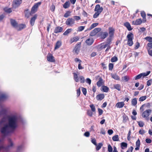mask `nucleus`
Wrapping results in <instances>:
<instances>
[{
	"instance_id": "nucleus-1",
	"label": "nucleus",
	"mask_w": 152,
	"mask_h": 152,
	"mask_svg": "<svg viewBox=\"0 0 152 152\" xmlns=\"http://www.w3.org/2000/svg\"><path fill=\"white\" fill-rule=\"evenodd\" d=\"M18 126V118L15 115L4 117L0 121V131L4 136L13 132Z\"/></svg>"
},
{
	"instance_id": "nucleus-2",
	"label": "nucleus",
	"mask_w": 152,
	"mask_h": 152,
	"mask_svg": "<svg viewBox=\"0 0 152 152\" xmlns=\"http://www.w3.org/2000/svg\"><path fill=\"white\" fill-rule=\"evenodd\" d=\"M74 79L76 82H78L79 81L81 83H83L85 82V79L84 77L82 75H79L78 76L75 73H74Z\"/></svg>"
},
{
	"instance_id": "nucleus-3",
	"label": "nucleus",
	"mask_w": 152,
	"mask_h": 152,
	"mask_svg": "<svg viewBox=\"0 0 152 152\" xmlns=\"http://www.w3.org/2000/svg\"><path fill=\"white\" fill-rule=\"evenodd\" d=\"M127 45L130 46H132L133 44V39L134 38V35L132 33H130L127 35Z\"/></svg>"
},
{
	"instance_id": "nucleus-4",
	"label": "nucleus",
	"mask_w": 152,
	"mask_h": 152,
	"mask_svg": "<svg viewBox=\"0 0 152 152\" xmlns=\"http://www.w3.org/2000/svg\"><path fill=\"white\" fill-rule=\"evenodd\" d=\"M22 3L21 0H14L12 4V8H16L18 7Z\"/></svg>"
},
{
	"instance_id": "nucleus-5",
	"label": "nucleus",
	"mask_w": 152,
	"mask_h": 152,
	"mask_svg": "<svg viewBox=\"0 0 152 152\" xmlns=\"http://www.w3.org/2000/svg\"><path fill=\"white\" fill-rule=\"evenodd\" d=\"M75 20L72 18H68L66 21V24L70 26H72L75 23Z\"/></svg>"
},
{
	"instance_id": "nucleus-6",
	"label": "nucleus",
	"mask_w": 152,
	"mask_h": 152,
	"mask_svg": "<svg viewBox=\"0 0 152 152\" xmlns=\"http://www.w3.org/2000/svg\"><path fill=\"white\" fill-rule=\"evenodd\" d=\"M41 2H39L36 3L32 7L31 11V13L33 14L37 10V8L41 4Z\"/></svg>"
},
{
	"instance_id": "nucleus-7",
	"label": "nucleus",
	"mask_w": 152,
	"mask_h": 152,
	"mask_svg": "<svg viewBox=\"0 0 152 152\" xmlns=\"http://www.w3.org/2000/svg\"><path fill=\"white\" fill-rule=\"evenodd\" d=\"M101 29L100 28H96L92 30L90 34L91 36H94L96 35L97 33L100 31Z\"/></svg>"
},
{
	"instance_id": "nucleus-8",
	"label": "nucleus",
	"mask_w": 152,
	"mask_h": 152,
	"mask_svg": "<svg viewBox=\"0 0 152 152\" xmlns=\"http://www.w3.org/2000/svg\"><path fill=\"white\" fill-rule=\"evenodd\" d=\"M151 112V110H147L142 113V116L144 118H147Z\"/></svg>"
},
{
	"instance_id": "nucleus-9",
	"label": "nucleus",
	"mask_w": 152,
	"mask_h": 152,
	"mask_svg": "<svg viewBox=\"0 0 152 152\" xmlns=\"http://www.w3.org/2000/svg\"><path fill=\"white\" fill-rule=\"evenodd\" d=\"M148 48H147L149 54L152 56V43H148L147 44Z\"/></svg>"
},
{
	"instance_id": "nucleus-10",
	"label": "nucleus",
	"mask_w": 152,
	"mask_h": 152,
	"mask_svg": "<svg viewBox=\"0 0 152 152\" xmlns=\"http://www.w3.org/2000/svg\"><path fill=\"white\" fill-rule=\"evenodd\" d=\"M80 45V42H78L74 49V52L77 54H78L79 52Z\"/></svg>"
},
{
	"instance_id": "nucleus-11",
	"label": "nucleus",
	"mask_w": 152,
	"mask_h": 152,
	"mask_svg": "<svg viewBox=\"0 0 152 152\" xmlns=\"http://www.w3.org/2000/svg\"><path fill=\"white\" fill-rule=\"evenodd\" d=\"M103 10V8L102 7H100V5L99 4H97L96 5L94 11L96 12L101 13L102 12Z\"/></svg>"
},
{
	"instance_id": "nucleus-12",
	"label": "nucleus",
	"mask_w": 152,
	"mask_h": 152,
	"mask_svg": "<svg viewBox=\"0 0 152 152\" xmlns=\"http://www.w3.org/2000/svg\"><path fill=\"white\" fill-rule=\"evenodd\" d=\"M47 60L50 62H53L55 61L54 57L50 54H48L47 56Z\"/></svg>"
},
{
	"instance_id": "nucleus-13",
	"label": "nucleus",
	"mask_w": 152,
	"mask_h": 152,
	"mask_svg": "<svg viewBox=\"0 0 152 152\" xmlns=\"http://www.w3.org/2000/svg\"><path fill=\"white\" fill-rule=\"evenodd\" d=\"M111 40L110 38L107 39L105 44L103 45L102 46V47L103 48H105L106 47H107L109 46L111 43Z\"/></svg>"
},
{
	"instance_id": "nucleus-14",
	"label": "nucleus",
	"mask_w": 152,
	"mask_h": 152,
	"mask_svg": "<svg viewBox=\"0 0 152 152\" xmlns=\"http://www.w3.org/2000/svg\"><path fill=\"white\" fill-rule=\"evenodd\" d=\"M109 31L110 37L111 38L113 36L115 29L112 27H110L109 28Z\"/></svg>"
},
{
	"instance_id": "nucleus-15",
	"label": "nucleus",
	"mask_w": 152,
	"mask_h": 152,
	"mask_svg": "<svg viewBox=\"0 0 152 152\" xmlns=\"http://www.w3.org/2000/svg\"><path fill=\"white\" fill-rule=\"evenodd\" d=\"M37 15H35L31 19L30 23L31 26H33L34 25L35 21L37 18Z\"/></svg>"
},
{
	"instance_id": "nucleus-16",
	"label": "nucleus",
	"mask_w": 152,
	"mask_h": 152,
	"mask_svg": "<svg viewBox=\"0 0 152 152\" xmlns=\"http://www.w3.org/2000/svg\"><path fill=\"white\" fill-rule=\"evenodd\" d=\"M63 30V28L62 27L58 26L56 27L54 30V32L55 33H58L61 32Z\"/></svg>"
},
{
	"instance_id": "nucleus-17",
	"label": "nucleus",
	"mask_w": 152,
	"mask_h": 152,
	"mask_svg": "<svg viewBox=\"0 0 152 152\" xmlns=\"http://www.w3.org/2000/svg\"><path fill=\"white\" fill-rule=\"evenodd\" d=\"M125 105L124 102H118L115 105V107L118 108L123 107Z\"/></svg>"
},
{
	"instance_id": "nucleus-18",
	"label": "nucleus",
	"mask_w": 152,
	"mask_h": 152,
	"mask_svg": "<svg viewBox=\"0 0 152 152\" xmlns=\"http://www.w3.org/2000/svg\"><path fill=\"white\" fill-rule=\"evenodd\" d=\"M108 35V33L107 32H102L99 33L100 36L102 39H105L107 36Z\"/></svg>"
},
{
	"instance_id": "nucleus-19",
	"label": "nucleus",
	"mask_w": 152,
	"mask_h": 152,
	"mask_svg": "<svg viewBox=\"0 0 152 152\" xmlns=\"http://www.w3.org/2000/svg\"><path fill=\"white\" fill-rule=\"evenodd\" d=\"M26 26L25 25L21 24L18 25L16 28L18 30L20 31L26 28Z\"/></svg>"
},
{
	"instance_id": "nucleus-20",
	"label": "nucleus",
	"mask_w": 152,
	"mask_h": 152,
	"mask_svg": "<svg viewBox=\"0 0 152 152\" xmlns=\"http://www.w3.org/2000/svg\"><path fill=\"white\" fill-rule=\"evenodd\" d=\"M142 20L141 19L137 20L135 21H133L132 24L136 25H138L142 23Z\"/></svg>"
},
{
	"instance_id": "nucleus-21",
	"label": "nucleus",
	"mask_w": 152,
	"mask_h": 152,
	"mask_svg": "<svg viewBox=\"0 0 152 152\" xmlns=\"http://www.w3.org/2000/svg\"><path fill=\"white\" fill-rule=\"evenodd\" d=\"M10 21L12 25L14 27L16 28L18 25L16 21L13 19H10Z\"/></svg>"
},
{
	"instance_id": "nucleus-22",
	"label": "nucleus",
	"mask_w": 152,
	"mask_h": 152,
	"mask_svg": "<svg viewBox=\"0 0 152 152\" xmlns=\"http://www.w3.org/2000/svg\"><path fill=\"white\" fill-rule=\"evenodd\" d=\"M8 97V95L6 94H2L0 96V101L4 100Z\"/></svg>"
},
{
	"instance_id": "nucleus-23",
	"label": "nucleus",
	"mask_w": 152,
	"mask_h": 152,
	"mask_svg": "<svg viewBox=\"0 0 152 152\" xmlns=\"http://www.w3.org/2000/svg\"><path fill=\"white\" fill-rule=\"evenodd\" d=\"M94 42V40L92 38H89L87 39L86 41V44L88 45H91Z\"/></svg>"
},
{
	"instance_id": "nucleus-24",
	"label": "nucleus",
	"mask_w": 152,
	"mask_h": 152,
	"mask_svg": "<svg viewBox=\"0 0 152 152\" xmlns=\"http://www.w3.org/2000/svg\"><path fill=\"white\" fill-rule=\"evenodd\" d=\"M124 25L126 27L129 31H131L132 29V28H131L130 24L128 22L124 23Z\"/></svg>"
},
{
	"instance_id": "nucleus-25",
	"label": "nucleus",
	"mask_w": 152,
	"mask_h": 152,
	"mask_svg": "<svg viewBox=\"0 0 152 152\" xmlns=\"http://www.w3.org/2000/svg\"><path fill=\"white\" fill-rule=\"evenodd\" d=\"M104 96L103 94H100L96 96V98L98 100H101L104 98Z\"/></svg>"
},
{
	"instance_id": "nucleus-26",
	"label": "nucleus",
	"mask_w": 152,
	"mask_h": 152,
	"mask_svg": "<svg viewBox=\"0 0 152 152\" xmlns=\"http://www.w3.org/2000/svg\"><path fill=\"white\" fill-rule=\"evenodd\" d=\"M99 23H93L88 28L86 31H90L97 26Z\"/></svg>"
},
{
	"instance_id": "nucleus-27",
	"label": "nucleus",
	"mask_w": 152,
	"mask_h": 152,
	"mask_svg": "<svg viewBox=\"0 0 152 152\" xmlns=\"http://www.w3.org/2000/svg\"><path fill=\"white\" fill-rule=\"evenodd\" d=\"M70 6V3L69 1H66L63 5V7L65 9L69 8Z\"/></svg>"
},
{
	"instance_id": "nucleus-28",
	"label": "nucleus",
	"mask_w": 152,
	"mask_h": 152,
	"mask_svg": "<svg viewBox=\"0 0 152 152\" xmlns=\"http://www.w3.org/2000/svg\"><path fill=\"white\" fill-rule=\"evenodd\" d=\"M103 83V80L100 78H99V81L97 82L96 85L98 87H100L102 85Z\"/></svg>"
},
{
	"instance_id": "nucleus-29",
	"label": "nucleus",
	"mask_w": 152,
	"mask_h": 152,
	"mask_svg": "<svg viewBox=\"0 0 152 152\" xmlns=\"http://www.w3.org/2000/svg\"><path fill=\"white\" fill-rule=\"evenodd\" d=\"M79 38L77 37H74L71 38L70 39V42L72 43L74 42H76L78 40Z\"/></svg>"
},
{
	"instance_id": "nucleus-30",
	"label": "nucleus",
	"mask_w": 152,
	"mask_h": 152,
	"mask_svg": "<svg viewBox=\"0 0 152 152\" xmlns=\"http://www.w3.org/2000/svg\"><path fill=\"white\" fill-rule=\"evenodd\" d=\"M61 45V42L60 41H58L57 42L55 47V50L57 49L60 48Z\"/></svg>"
},
{
	"instance_id": "nucleus-31",
	"label": "nucleus",
	"mask_w": 152,
	"mask_h": 152,
	"mask_svg": "<svg viewBox=\"0 0 152 152\" xmlns=\"http://www.w3.org/2000/svg\"><path fill=\"white\" fill-rule=\"evenodd\" d=\"M114 87L115 89L117 90L118 91L121 90V86L119 84H116L114 85Z\"/></svg>"
},
{
	"instance_id": "nucleus-32",
	"label": "nucleus",
	"mask_w": 152,
	"mask_h": 152,
	"mask_svg": "<svg viewBox=\"0 0 152 152\" xmlns=\"http://www.w3.org/2000/svg\"><path fill=\"white\" fill-rule=\"evenodd\" d=\"M141 16L143 18V22H145L146 21V19L145 18L146 14L144 12H141Z\"/></svg>"
},
{
	"instance_id": "nucleus-33",
	"label": "nucleus",
	"mask_w": 152,
	"mask_h": 152,
	"mask_svg": "<svg viewBox=\"0 0 152 152\" xmlns=\"http://www.w3.org/2000/svg\"><path fill=\"white\" fill-rule=\"evenodd\" d=\"M103 91L104 92H107L109 90V88L107 86H104L102 87Z\"/></svg>"
},
{
	"instance_id": "nucleus-34",
	"label": "nucleus",
	"mask_w": 152,
	"mask_h": 152,
	"mask_svg": "<svg viewBox=\"0 0 152 152\" xmlns=\"http://www.w3.org/2000/svg\"><path fill=\"white\" fill-rule=\"evenodd\" d=\"M112 77L114 79L116 80H119L120 77L116 74H114L111 75Z\"/></svg>"
},
{
	"instance_id": "nucleus-35",
	"label": "nucleus",
	"mask_w": 152,
	"mask_h": 152,
	"mask_svg": "<svg viewBox=\"0 0 152 152\" xmlns=\"http://www.w3.org/2000/svg\"><path fill=\"white\" fill-rule=\"evenodd\" d=\"M129 77L126 76L123 77H122V80L125 82L128 81L129 80Z\"/></svg>"
},
{
	"instance_id": "nucleus-36",
	"label": "nucleus",
	"mask_w": 152,
	"mask_h": 152,
	"mask_svg": "<svg viewBox=\"0 0 152 152\" xmlns=\"http://www.w3.org/2000/svg\"><path fill=\"white\" fill-rule=\"evenodd\" d=\"M72 31V29L71 28L68 29L64 32L63 33L64 35H66L70 33Z\"/></svg>"
},
{
	"instance_id": "nucleus-37",
	"label": "nucleus",
	"mask_w": 152,
	"mask_h": 152,
	"mask_svg": "<svg viewBox=\"0 0 152 152\" xmlns=\"http://www.w3.org/2000/svg\"><path fill=\"white\" fill-rule=\"evenodd\" d=\"M112 139L114 141H118L119 140L118 135H116L113 136L112 137Z\"/></svg>"
},
{
	"instance_id": "nucleus-38",
	"label": "nucleus",
	"mask_w": 152,
	"mask_h": 152,
	"mask_svg": "<svg viewBox=\"0 0 152 152\" xmlns=\"http://www.w3.org/2000/svg\"><path fill=\"white\" fill-rule=\"evenodd\" d=\"M137 104V100L136 98L133 99L132 101V105L134 106Z\"/></svg>"
},
{
	"instance_id": "nucleus-39",
	"label": "nucleus",
	"mask_w": 152,
	"mask_h": 152,
	"mask_svg": "<svg viewBox=\"0 0 152 152\" xmlns=\"http://www.w3.org/2000/svg\"><path fill=\"white\" fill-rule=\"evenodd\" d=\"M151 72L150 71H147L146 73L145 72H144L141 73V75H142V76L143 77H144L146 76H147Z\"/></svg>"
},
{
	"instance_id": "nucleus-40",
	"label": "nucleus",
	"mask_w": 152,
	"mask_h": 152,
	"mask_svg": "<svg viewBox=\"0 0 152 152\" xmlns=\"http://www.w3.org/2000/svg\"><path fill=\"white\" fill-rule=\"evenodd\" d=\"M8 142L9 145L8 146V147L10 148L13 146V143L10 139H8Z\"/></svg>"
},
{
	"instance_id": "nucleus-41",
	"label": "nucleus",
	"mask_w": 152,
	"mask_h": 152,
	"mask_svg": "<svg viewBox=\"0 0 152 152\" xmlns=\"http://www.w3.org/2000/svg\"><path fill=\"white\" fill-rule=\"evenodd\" d=\"M71 12L70 11H68L65 13L64 15L65 18H67L70 15Z\"/></svg>"
},
{
	"instance_id": "nucleus-42",
	"label": "nucleus",
	"mask_w": 152,
	"mask_h": 152,
	"mask_svg": "<svg viewBox=\"0 0 152 152\" xmlns=\"http://www.w3.org/2000/svg\"><path fill=\"white\" fill-rule=\"evenodd\" d=\"M102 145L103 144L101 143H99L98 145L96 144V150L97 151L99 150L102 146Z\"/></svg>"
},
{
	"instance_id": "nucleus-43",
	"label": "nucleus",
	"mask_w": 152,
	"mask_h": 152,
	"mask_svg": "<svg viewBox=\"0 0 152 152\" xmlns=\"http://www.w3.org/2000/svg\"><path fill=\"white\" fill-rule=\"evenodd\" d=\"M4 10L5 12L8 13H10L12 12V10L11 8H5L4 9Z\"/></svg>"
},
{
	"instance_id": "nucleus-44",
	"label": "nucleus",
	"mask_w": 152,
	"mask_h": 152,
	"mask_svg": "<svg viewBox=\"0 0 152 152\" xmlns=\"http://www.w3.org/2000/svg\"><path fill=\"white\" fill-rule=\"evenodd\" d=\"M118 60V58L115 56H114L111 59V61L112 62H114Z\"/></svg>"
},
{
	"instance_id": "nucleus-45",
	"label": "nucleus",
	"mask_w": 152,
	"mask_h": 152,
	"mask_svg": "<svg viewBox=\"0 0 152 152\" xmlns=\"http://www.w3.org/2000/svg\"><path fill=\"white\" fill-rule=\"evenodd\" d=\"M145 39L147 40V41L150 42H152V37H147L145 38Z\"/></svg>"
},
{
	"instance_id": "nucleus-46",
	"label": "nucleus",
	"mask_w": 152,
	"mask_h": 152,
	"mask_svg": "<svg viewBox=\"0 0 152 152\" xmlns=\"http://www.w3.org/2000/svg\"><path fill=\"white\" fill-rule=\"evenodd\" d=\"M147 97L146 96H143L140 97L139 98V100L140 101H143L146 99Z\"/></svg>"
},
{
	"instance_id": "nucleus-47",
	"label": "nucleus",
	"mask_w": 152,
	"mask_h": 152,
	"mask_svg": "<svg viewBox=\"0 0 152 152\" xmlns=\"http://www.w3.org/2000/svg\"><path fill=\"white\" fill-rule=\"evenodd\" d=\"M85 26H79L77 28V31H81L83 30L85 28Z\"/></svg>"
},
{
	"instance_id": "nucleus-48",
	"label": "nucleus",
	"mask_w": 152,
	"mask_h": 152,
	"mask_svg": "<svg viewBox=\"0 0 152 152\" xmlns=\"http://www.w3.org/2000/svg\"><path fill=\"white\" fill-rule=\"evenodd\" d=\"M108 151L109 152H113L112 147L110 144H109L108 146Z\"/></svg>"
},
{
	"instance_id": "nucleus-49",
	"label": "nucleus",
	"mask_w": 152,
	"mask_h": 152,
	"mask_svg": "<svg viewBox=\"0 0 152 152\" xmlns=\"http://www.w3.org/2000/svg\"><path fill=\"white\" fill-rule=\"evenodd\" d=\"M137 123H138L139 126L140 127H143L144 124V123L141 121H138Z\"/></svg>"
},
{
	"instance_id": "nucleus-50",
	"label": "nucleus",
	"mask_w": 152,
	"mask_h": 152,
	"mask_svg": "<svg viewBox=\"0 0 152 152\" xmlns=\"http://www.w3.org/2000/svg\"><path fill=\"white\" fill-rule=\"evenodd\" d=\"M113 67V65L112 63H110L109 65V69L110 70H112Z\"/></svg>"
},
{
	"instance_id": "nucleus-51",
	"label": "nucleus",
	"mask_w": 152,
	"mask_h": 152,
	"mask_svg": "<svg viewBox=\"0 0 152 152\" xmlns=\"http://www.w3.org/2000/svg\"><path fill=\"white\" fill-rule=\"evenodd\" d=\"M87 114L90 116L91 117L92 116L93 114L92 112L91 111V110H88L87 112Z\"/></svg>"
},
{
	"instance_id": "nucleus-52",
	"label": "nucleus",
	"mask_w": 152,
	"mask_h": 152,
	"mask_svg": "<svg viewBox=\"0 0 152 152\" xmlns=\"http://www.w3.org/2000/svg\"><path fill=\"white\" fill-rule=\"evenodd\" d=\"M99 12H98V13L96 12H95L93 15V18H96L99 16V15L100 14V13H99Z\"/></svg>"
},
{
	"instance_id": "nucleus-53",
	"label": "nucleus",
	"mask_w": 152,
	"mask_h": 152,
	"mask_svg": "<svg viewBox=\"0 0 152 152\" xmlns=\"http://www.w3.org/2000/svg\"><path fill=\"white\" fill-rule=\"evenodd\" d=\"M90 107L91 108V110L93 112H95L96 109L95 107L93 104L91 105L90 106Z\"/></svg>"
},
{
	"instance_id": "nucleus-54",
	"label": "nucleus",
	"mask_w": 152,
	"mask_h": 152,
	"mask_svg": "<svg viewBox=\"0 0 152 152\" xmlns=\"http://www.w3.org/2000/svg\"><path fill=\"white\" fill-rule=\"evenodd\" d=\"M86 82L87 83L89 84V85H90L91 83V80L89 78H87L86 80Z\"/></svg>"
},
{
	"instance_id": "nucleus-55",
	"label": "nucleus",
	"mask_w": 152,
	"mask_h": 152,
	"mask_svg": "<svg viewBox=\"0 0 152 152\" xmlns=\"http://www.w3.org/2000/svg\"><path fill=\"white\" fill-rule=\"evenodd\" d=\"M82 91L83 94L84 95H86V94L87 91H86V89L84 88H82Z\"/></svg>"
},
{
	"instance_id": "nucleus-56",
	"label": "nucleus",
	"mask_w": 152,
	"mask_h": 152,
	"mask_svg": "<svg viewBox=\"0 0 152 152\" xmlns=\"http://www.w3.org/2000/svg\"><path fill=\"white\" fill-rule=\"evenodd\" d=\"M140 46V44L138 42H137L136 43L135 45V49H137L139 48Z\"/></svg>"
},
{
	"instance_id": "nucleus-57",
	"label": "nucleus",
	"mask_w": 152,
	"mask_h": 152,
	"mask_svg": "<svg viewBox=\"0 0 152 152\" xmlns=\"http://www.w3.org/2000/svg\"><path fill=\"white\" fill-rule=\"evenodd\" d=\"M141 77H142V75L140 73L135 77V80H138V79H140V78H141Z\"/></svg>"
},
{
	"instance_id": "nucleus-58",
	"label": "nucleus",
	"mask_w": 152,
	"mask_h": 152,
	"mask_svg": "<svg viewBox=\"0 0 152 152\" xmlns=\"http://www.w3.org/2000/svg\"><path fill=\"white\" fill-rule=\"evenodd\" d=\"M139 133L140 134L143 135L145 133V131L143 129H140L139 131Z\"/></svg>"
},
{
	"instance_id": "nucleus-59",
	"label": "nucleus",
	"mask_w": 152,
	"mask_h": 152,
	"mask_svg": "<svg viewBox=\"0 0 152 152\" xmlns=\"http://www.w3.org/2000/svg\"><path fill=\"white\" fill-rule=\"evenodd\" d=\"M121 145L122 147H127V144L125 142H123L121 143Z\"/></svg>"
},
{
	"instance_id": "nucleus-60",
	"label": "nucleus",
	"mask_w": 152,
	"mask_h": 152,
	"mask_svg": "<svg viewBox=\"0 0 152 152\" xmlns=\"http://www.w3.org/2000/svg\"><path fill=\"white\" fill-rule=\"evenodd\" d=\"M152 82V80H150L148 81L147 82V85L148 86H150Z\"/></svg>"
},
{
	"instance_id": "nucleus-61",
	"label": "nucleus",
	"mask_w": 152,
	"mask_h": 152,
	"mask_svg": "<svg viewBox=\"0 0 152 152\" xmlns=\"http://www.w3.org/2000/svg\"><path fill=\"white\" fill-rule=\"evenodd\" d=\"M140 140L139 139H138L136 142V146H140Z\"/></svg>"
},
{
	"instance_id": "nucleus-62",
	"label": "nucleus",
	"mask_w": 152,
	"mask_h": 152,
	"mask_svg": "<svg viewBox=\"0 0 152 152\" xmlns=\"http://www.w3.org/2000/svg\"><path fill=\"white\" fill-rule=\"evenodd\" d=\"M73 18L76 20H78L80 19V18L79 16H75L73 17Z\"/></svg>"
},
{
	"instance_id": "nucleus-63",
	"label": "nucleus",
	"mask_w": 152,
	"mask_h": 152,
	"mask_svg": "<svg viewBox=\"0 0 152 152\" xmlns=\"http://www.w3.org/2000/svg\"><path fill=\"white\" fill-rule=\"evenodd\" d=\"M90 133L88 132H86L84 134V136L88 137H89L90 136Z\"/></svg>"
},
{
	"instance_id": "nucleus-64",
	"label": "nucleus",
	"mask_w": 152,
	"mask_h": 152,
	"mask_svg": "<svg viewBox=\"0 0 152 152\" xmlns=\"http://www.w3.org/2000/svg\"><path fill=\"white\" fill-rule=\"evenodd\" d=\"M82 15L84 16V17H87L88 14L84 10H83V11L82 13Z\"/></svg>"
}]
</instances>
